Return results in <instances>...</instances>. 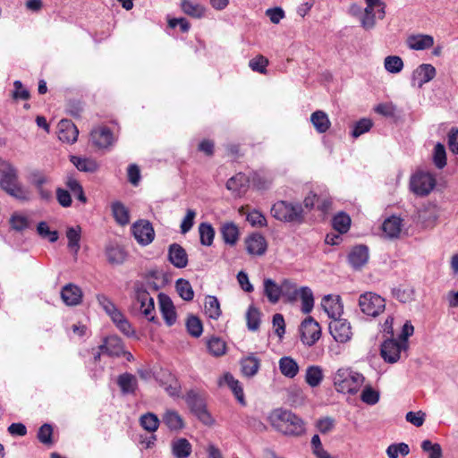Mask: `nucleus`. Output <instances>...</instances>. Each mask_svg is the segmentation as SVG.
Listing matches in <instances>:
<instances>
[{"label": "nucleus", "instance_id": "27", "mask_svg": "<svg viewBox=\"0 0 458 458\" xmlns=\"http://www.w3.org/2000/svg\"><path fill=\"white\" fill-rule=\"evenodd\" d=\"M91 140L98 148H107L114 140L113 133L107 127H98L91 131Z\"/></svg>", "mask_w": 458, "mask_h": 458}, {"label": "nucleus", "instance_id": "16", "mask_svg": "<svg viewBox=\"0 0 458 458\" xmlns=\"http://www.w3.org/2000/svg\"><path fill=\"white\" fill-rule=\"evenodd\" d=\"M136 301L140 304L141 313L149 321H154L155 316V304L154 299L150 294L143 289H138L136 291Z\"/></svg>", "mask_w": 458, "mask_h": 458}, {"label": "nucleus", "instance_id": "58", "mask_svg": "<svg viewBox=\"0 0 458 458\" xmlns=\"http://www.w3.org/2000/svg\"><path fill=\"white\" fill-rule=\"evenodd\" d=\"M372 125H373V123L370 119L362 118L360 121H358L357 123H355L352 131V135L354 138H358L360 135H362L363 133L369 131L371 129Z\"/></svg>", "mask_w": 458, "mask_h": 458}, {"label": "nucleus", "instance_id": "63", "mask_svg": "<svg viewBox=\"0 0 458 458\" xmlns=\"http://www.w3.org/2000/svg\"><path fill=\"white\" fill-rule=\"evenodd\" d=\"M56 200L63 208H69L72 206V199L71 193L68 190L58 187L55 191Z\"/></svg>", "mask_w": 458, "mask_h": 458}, {"label": "nucleus", "instance_id": "14", "mask_svg": "<svg viewBox=\"0 0 458 458\" xmlns=\"http://www.w3.org/2000/svg\"><path fill=\"white\" fill-rule=\"evenodd\" d=\"M321 306L327 316L333 320L339 318L344 312V305L339 295H326L322 299Z\"/></svg>", "mask_w": 458, "mask_h": 458}, {"label": "nucleus", "instance_id": "45", "mask_svg": "<svg viewBox=\"0 0 458 458\" xmlns=\"http://www.w3.org/2000/svg\"><path fill=\"white\" fill-rule=\"evenodd\" d=\"M323 379V372L318 366H310L306 369L305 380L311 387L318 386Z\"/></svg>", "mask_w": 458, "mask_h": 458}, {"label": "nucleus", "instance_id": "52", "mask_svg": "<svg viewBox=\"0 0 458 458\" xmlns=\"http://www.w3.org/2000/svg\"><path fill=\"white\" fill-rule=\"evenodd\" d=\"M433 162L434 165L442 169L446 165V153L445 148L442 143H437L433 151Z\"/></svg>", "mask_w": 458, "mask_h": 458}, {"label": "nucleus", "instance_id": "7", "mask_svg": "<svg viewBox=\"0 0 458 458\" xmlns=\"http://www.w3.org/2000/svg\"><path fill=\"white\" fill-rule=\"evenodd\" d=\"M411 190L418 196H427L436 186V178L426 172H418L412 175L410 182Z\"/></svg>", "mask_w": 458, "mask_h": 458}, {"label": "nucleus", "instance_id": "39", "mask_svg": "<svg viewBox=\"0 0 458 458\" xmlns=\"http://www.w3.org/2000/svg\"><path fill=\"white\" fill-rule=\"evenodd\" d=\"M81 228L80 226L69 227L66 231L68 248L76 255L81 248Z\"/></svg>", "mask_w": 458, "mask_h": 458}, {"label": "nucleus", "instance_id": "17", "mask_svg": "<svg viewBox=\"0 0 458 458\" xmlns=\"http://www.w3.org/2000/svg\"><path fill=\"white\" fill-rule=\"evenodd\" d=\"M434 38L428 34H411L405 40L406 46L415 51L429 49L434 46Z\"/></svg>", "mask_w": 458, "mask_h": 458}, {"label": "nucleus", "instance_id": "28", "mask_svg": "<svg viewBox=\"0 0 458 458\" xmlns=\"http://www.w3.org/2000/svg\"><path fill=\"white\" fill-rule=\"evenodd\" d=\"M218 384H219V386H223L224 384L227 385L228 387L233 393V394H234L235 398L238 400V402L243 405L245 404L244 393H243L242 386L241 383L239 382V380L234 378V377L231 373H229V372L225 373L223 377H221L219 379Z\"/></svg>", "mask_w": 458, "mask_h": 458}, {"label": "nucleus", "instance_id": "40", "mask_svg": "<svg viewBox=\"0 0 458 458\" xmlns=\"http://www.w3.org/2000/svg\"><path fill=\"white\" fill-rule=\"evenodd\" d=\"M117 383L124 394L134 393L138 386L136 377L129 373L120 375Z\"/></svg>", "mask_w": 458, "mask_h": 458}, {"label": "nucleus", "instance_id": "62", "mask_svg": "<svg viewBox=\"0 0 458 458\" xmlns=\"http://www.w3.org/2000/svg\"><path fill=\"white\" fill-rule=\"evenodd\" d=\"M360 399L363 403L374 405L379 401V394L370 386H367L363 389Z\"/></svg>", "mask_w": 458, "mask_h": 458}, {"label": "nucleus", "instance_id": "20", "mask_svg": "<svg viewBox=\"0 0 458 458\" xmlns=\"http://www.w3.org/2000/svg\"><path fill=\"white\" fill-rule=\"evenodd\" d=\"M105 254L111 265H122L127 259V252L124 248L114 242H110L106 245Z\"/></svg>", "mask_w": 458, "mask_h": 458}, {"label": "nucleus", "instance_id": "11", "mask_svg": "<svg viewBox=\"0 0 458 458\" xmlns=\"http://www.w3.org/2000/svg\"><path fill=\"white\" fill-rule=\"evenodd\" d=\"M292 287L293 284L288 280L284 281L282 286L270 278L264 280V293L271 303H276L282 293L290 296Z\"/></svg>", "mask_w": 458, "mask_h": 458}, {"label": "nucleus", "instance_id": "50", "mask_svg": "<svg viewBox=\"0 0 458 458\" xmlns=\"http://www.w3.org/2000/svg\"><path fill=\"white\" fill-rule=\"evenodd\" d=\"M351 225V218L345 213H338L333 218V227L340 233H346Z\"/></svg>", "mask_w": 458, "mask_h": 458}, {"label": "nucleus", "instance_id": "31", "mask_svg": "<svg viewBox=\"0 0 458 458\" xmlns=\"http://www.w3.org/2000/svg\"><path fill=\"white\" fill-rule=\"evenodd\" d=\"M171 447L172 454L175 458H188L192 451L191 444L183 437L174 440Z\"/></svg>", "mask_w": 458, "mask_h": 458}, {"label": "nucleus", "instance_id": "30", "mask_svg": "<svg viewBox=\"0 0 458 458\" xmlns=\"http://www.w3.org/2000/svg\"><path fill=\"white\" fill-rule=\"evenodd\" d=\"M310 123L318 133H325L331 126L328 115L322 110H317L311 114Z\"/></svg>", "mask_w": 458, "mask_h": 458}, {"label": "nucleus", "instance_id": "32", "mask_svg": "<svg viewBox=\"0 0 458 458\" xmlns=\"http://www.w3.org/2000/svg\"><path fill=\"white\" fill-rule=\"evenodd\" d=\"M162 420L172 431H179L184 428L182 418L174 410L165 411L162 417Z\"/></svg>", "mask_w": 458, "mask_h": 458}, {"label": "nucleus", "instance_id": "51", "mask_svg": "<svg viewBox=\"0 0 458 458\" xmlns=\"http://www.w3.org/2000/svg\"><path fill=\"white\" fill-rule=\"evenodd\" d=\"M9 223L12 229L16 232H22L30 226L29 218L18 213H14L11 216Z\"/></svg>", "mask_w": 458, "mask_h": 458}, {"label": "nucleus", "instance_id": "5", "mask_svg": "<svg viewBox=\"0 0 458 458\" xmlns=\"http://www.w3.org/2000/svg\"><path fill=\"white\" fill-rule=\"evenodd\" d=\"M359 307L364 315L376 318L384 312L386 301L375 293L367 292L360 295Z\"/></svg>", "mask_w": 458, "mask_h": 458}, {"label": "nucleus", "instance_id": "9", "mask_svg": "<svg viewBox=\"0 0 458 458\" xmlns=\"http://www.w3.org/2000/svg\"><path fill=\"white\" fill-rule=\"evenodd\" d=\"M300 332L301 342L308 346H312L321 336L320 326L312 317L301 322Z\"/></svg>", "mask_w": 458, "mask_h": 458}, {"label": "nucleus", "instance_id": "33", "mask_svg": "<svg viewBox=\"0 0 458 458\" xmlns=\"http://www.w3.org/2000/svg\"><path fill=\"white\" fill-rule=\"evenodd\" d=\"M70 161L79 171L81 172L95 173L99 167L97 161L92 158L71 156Z\"/></svg>", "mask_w": 458, "mask_h": 458}, {"label": "nucleus", "instance_id": "48", "mask_svg": "<svg viewBox=\"0 0 458 458\" xmlns=\"http://www.w3.org/2000/svg\"><path fill=\"white\" fill-rule=\"evenodd\" d=\"M175 288L180 297L184 301H191L194 292L189 281L180 278L175 283Z\"/></svg>", "mask_w": 458, "mask_h": 458}, {"label": "nucleus", "instance_id": "55", "mask_svg": "<svg viewBox=\"0 0 458 458\" xmlns=\"http://www.w3.org/2000/svg\"><path fill=\"white\" fill-rule=\"evenodd\" d=\"M186 327L189 334L193 337H199L201 335L203 327L201 321L195 316L188 318Z\"/></svg>", "mask_w": 458, "mask_h": 458}, {"label": "nucleus", "instance_id": "57", "mask_svg": "<svg viewBox=\"0 0 458 458\" xmlns=\"http://www.w3.org/2000/svg\"><path fill=\"white\" fill-rule=\"evenodd\" d=\"M421 448L428 453V458H442V448L439 444H433L430 440H424Z\"/></svg>", "mask_w": 458, "mask_h": 458}, {"label": "nucleus", "instance_id": "49", "mask_svg": "<svg viewBox=\"0 0 458 458\" xmlns=\"http://www.w3.org/2000/svg\"><path fill=\"white\" fill-rule=\"evenodd\" d=\"M403 66V61L398 55H388L384 60V67L390 73H399Z\"/></svg>", "mask_w": 458, "mask_h": 458}, {"label": "nucleus", "instance_id": "44", "mask_svg": "<svg viewBox=\"0 0 458 458\" xmlns=\"http://www.w3.org/2000/svg\"><path fill=\"white\" fill-rule=\"evenodd\" d=\"M207 347L209 353L215 357L222 356L226 352V344L220 337L212 336L207 342Z\"/></svg>", "mask_w": 458, "mask_h": 458}, {"label": "nucleus", "instance_id": "34", "mask_svg": "<svg viewBox=\"0 0 458 458\" xmlns=\"http://www.w3.org/2000/svg\"><path fill=\"white\" fill-rule=\"evenodd\" d=\"M280 372L286 377L293 378L299 372V365L290 356H284L278 361Z\"/></svg>", "mask_w": 458, "mask_h": 458}, {"label": "nucleus", "instance_id": "25", "mask_svg": "<svg viewBox=\"0 0 458 458\" xmlns=\"http://www.w3.org/2000/svg\"><path fill=\"white\" fill-rule=\"evenodd\" d=\"M369 260V250L364 245L355 246L348 255V261L354 269H360Z\"/></svg>", "mask_w": 458, "mask_h": 458}, {"label": "nucleus", "instance_id": "42", "mask_svg": "<svg viewBox=\"0 0 458 458\" xmlns=\"http://www.w3.org/2000/svg\"><path fill=\"white\" fill-rule=\"evenodd\" d=\"M112 212H113L115 221L119 225H125L129 224V222H130L129 211L123 203H121L119 201L114 202L112 204Z\"/></svg>", "mask_w": 458, "mask_h": 458}, {"label": "nucleus", "instance_id": "43", "mask_svg": "<svg viewBox=\"0 0 458 458\" xmlns=\"http://www.w3.org/2000/svg\"><path fill=\"white\" fill-rule=\"evenodd\" d=\"M205 314L212 318L217 319L221 315L220 303L216 297L208 296L204 305Z\"/></svg>", "mask_w": 458, "mask_h": 458}, {"label": "nucleus", "instance_id": "38", "mask_svg": "<svg viewBox=\"0 0 458 458\" xmlns=\"http://www.w3.org/2000/svg\"><path fill=\"white\" fill-rule=\"evenodd\" d=\"M376 17H377V8L366 5L365 9L360 12L361 27L366 30H372L376 25Z\"/></svg>", "mask_w": 458, "mask_h": 458}, {"label": "nucleus", "instance_id": "56", "mask_svg": "<svg viewBox=\"0 0 458 458\" xmlns=\"http://www.w3.org/2000/svg\"><path fill=\"white\" fill-rule=\"evenodd\" d=\"M409 453V445L405 443L392 444L386 449V454L389 458H398L399 454L405 456Z\"/></svg>", "mask_w": 458, "mask_h": 458}, {"label": "nucleus", "instance_id": "54", "mask_svg": "<svg viewBox=\"0 0 458 458\" xmlns=\"http://www.w3.org/2000/svg\"><path fill=\"white\" fill-rule=\"evenodd\" d=\"M38 233L44 239H47L50 242H55L58 240L57 231H51L48 225L42 221L38 224Z\"/></svg>", "mask_w": 458, "mask_h": 458}, {"label": "nucleus", "instance_id": "6", "mask_svg": "<svg viewBox=\"0 0 458 458\" xmlns=\"http://www.w3.org/2000/svg\"><path fill=\"white\" fill-rule=\"evenodd\" d=\"M185 402L191 411L202 421L205 425L211 426L214 420L210 413L207 411L206 404L202 397L194 390H191L186 394Z\"/></svg>", "mask_w": 458, "mask_h": 458}, {"label": "nucleus", "instance_id": "18", "mask_svg": "<svg viewBox=\"0 0 458 458\" xmlns=\"http://www.w3.org/2000/svg\"><path fill=\"white\" fill-rule=\"evenodd\" d=\"M82 290L74 284H67L61 290V298L67 306H77L82 301Z\"/></svg>", "mask_w": 458, "mask_h": 458}, {"label": "nucleus", "instance_id": "59", "mask_svg": "<svg viewBox=\"0 0 458 458\" xmlns=\"http://www.w3.org/2000/svg\"><path fill=\"white\" fill-rule=\"evenodd\" d=\"M393 295L401 302L406 303L413 299L414 292L410 287H397L393 290Z\"/></svg>", "mask_w": 458, "mask_h": 458}, {"label": "nucleus", "instance_id": "37", "mask_svg": "<svg viewBox=\"0 0 458 458\" xmlns=\"http://www.w3.org/2000/svg\"><path fill=\"white\" fill-rule=\"evenodd\" d=\"M64 183L68 191H70L79 201L82 204L87 203L88 199L84 193L82 185L76 178L72 175H68L65 178Z\"/></svg>", "mask_w": 458, "mask_h": 458}, {"label": "nucleus", "instance_id": "15", "mask_svg": "<svg viewBox=\"0 0 458 458\" xmlns=\"http://www.w3.org/2000/svg\"><path fill=\"white\" fill-rule=\"evenodd\" d=\"M247 252L252 256H262L267 249V240L259 233H251L245 239Z\"/></svg>", "mask_w": 458, "mask_h": 458}, {"label": "nucleus", "instance_id": "4", "mask_svg": "<svg viewBox=\"0 0 458 458\" xmlns=\"http://www.w3.org/2000/svg\"><path fill=\"white\" fill-rule=\"evenodd\" d=\"M0 187L9 195L17 199L24 198V191L18 182L16 168L10 163H3L0 167Z\"/></svg>", "mask_w": 458, "mask_h": 458}, {"label": "nucleus", "instance_id": "29", "mask_svg": "<svg viewBox=\"0 0 458 458\" xmlns=\"http://www.w3.org/2000/svg\"><path fill=\"white\" fill-rule=\"evenodd\" d=\"M241 370L245 377L255 376L260 368V360L254 354L244 357L240 361Z\"/></svg>", "mask_w": 458, "mask_h": 458}, {"label": "nucleus", "instance_id": "60", "mask_svg": "<svg viewBox=\"0 0 458 458\" xmlns=\"http://www.w3.org/2000/svg\"><path fill=\"white\" fill-rule=\"evenodd\" d=\"M251 182L257 189L266 190L270 186L272 180L266 174L256 172L251 176Z\"/></svg>", "mask_w": 458, "mask_h": 458}, {"label": "nucleus", "instance_id": "8", "mask_svg": "<svg viewBox=\"0 0 458 458\" xmlns=\"http://www.w3.org/2000/svg\"><path fill=\"white\" fill-rule=\"evenodd\" d=\"M408 349V343L389 337L381 344L380 353L385 361L395 363L401 358V352Z\"/></svg>", "mask_w": 458, "mask_h": 458}, {"label": "nucleus", "instance_id": "3", "mask_svg": "<svg viewBox=\"0 0 458 458\" xmlns=\"http://www.w3.org/2000/svg\"><path fill=\"white\" fill-rule=\"evenodd\" d=\"M302 213L301 204L284 200L276 202L271 208V214L276 219L288 223H302Z\"/></svg>", "mask_w": 458, "mask_h": 458}, {"label": "nucleus", "instance_id": "64", "mask_svg": "<svg viewBox=\"0 0 458 458\" xmlns=\"http://www.w3.org/2000/svg\"><path fill=\"white\" fill-rule=\"evenodd\" d=\"M53 428L50 424L42 425L38 432V440L44 445L52 444Z\"/></svg>", "mask_w": 458, "mask_h": 458}, {"label": "nucleus", "instance_id": "46", "mask_svg": "<svg viewBox=\"0 0 458 458\" xmlns=\"http://www.w3.org/2000/svg\"><path fill=\"white\" fill-rule=\"evenodd\" d=\"M140 423L145 430L155 432L159 427L160 420L156 414L147 412L140 416Z\"/></svg>", "mask_w": 458, "mask_h": 458}, {"label": "nucleus", "instance_id": "35", "mask_svg": "<svg viewBox=\"0 0 458 458\" xmlns=\"http://www.w3.org/2000/svg\"><path fill=\"white\" fill-rule=\"evenodd\" d=\"M250 182V178L242 173H239L231 177L226 182V188L233 192L241 193L246 191Z\"/></svg>", "mask_w": 458, "mask_h": 458}, {"label": "nucleus", "instance_id": "22", "mask_svg": "<svg viewBox=\"0 0 458 458\" xmlns=\"http://www.w3.org/2000/svg\"><path fill=\"white\" fill-rule=\"evenodd\" d=\"M79 131L75 124L69 120H62L58 124V138L66 143H74L77 140Z\"/></svg>", "mask_w": 458, "mask_h": 458}, {"label": "nucleus", "instance_id": "41", "mask_svg": "<svg viewBox=\"0 0 458 458\" xmlns=\"http://www.w3.org/2000/svg\"><path fill=\"white\" fill-rule=\"evenodd\" d=\"M181 7L184 13L193 18L199 19L205 14V8L203 5L190 0H183L181 4Z\"/></svg>", "mask_w": 458, "mask_h": 458}, {"label": "nucleus", "instance_id": "19", "mask_svg": "<svg viewBox=\"0 0 458 458\" xmlns=\"http://www.w3.org/2000/svg\"><path fill=\"white\" fill-rule=\"evenodd\" d=\"M292 290L293 293H291L289 299L295 300L298 296H300L302 303L301 310L304 314H309L314 306L312 291L307 286L297 290L294 284H293Z\"/></svg>", "mask_w": 458, "mask_h": 458}, {"label": "nucleus", "instance_id": "26", "mask_svg": "<svg viewBox=\"0 0 458 458\" xmlns=\"http://www.w3.org/2000/svg\"><path fill=\"white\" fill-rule=\"evenodd\" d=\"M403 227V219L396 216H392L386 218L382 225L384 233L390 239L398 238Z\"/></svg>", "mask_w": 458, "mask_h": 458}, {"label": "nucleus", "instance_id": "21", "mask_svg": "<svg viewBox=\"0 0 458 458\" xmlns=\"http://www.w3.org/2000/svg\"><path fill=\"white\" fill-rule=\"evenodd\" d=\"M160 311L167 326H173L176 321V312L170 297L165 293L158 294Z\"/></svg>", "mask_w": 458, "mask_h": 458}, {"label": "nucleus", "instance_id": "2", "mask_svg": "<svg viewBox=\"0 0 458 458\" xmlns=\"http://www.w3.org/2000/svg\"><path fill=\"white\" fill-rule=\"evenodd\" d=\"M336 390L344 394H356L364 382V377L348 368L339 369L333 377Z\"/></svg>", "mask_w": 458, "mask_h": 458}, {"label": "nucleus", "instance_id": "1", "mask_svg": "<svg viewBox=\"0 0 458 458\" xmlns=\"http://www.w3.org/2000/svg\"><path fill=\"white\" fill-rule=\"evenodd\" d=\"M270 420L272 426L285 436L299 437L305 431L304 421L291 411L275 410Z\"/></svg>", "mask_w": 458, "mask_h": 458}, {"label": "nucleus", "instance_id": "12", "mask_svg": "<svg viewBox=\"0 0 458 458\" xmlns=\"http://www.w3.org/2000/svg\"><path fill=\"white\" fill-rule=\"evenodd\" d=\"M329 332L336 342L342 344L350 341L352 335L350 323L341 318L330 322Z\"/></svg>", "mask_w": 458, "mask_h": 458}, {"label": "nucleus", "instance_id": "13", "mask_svg": "<svg viewBox=\"0 0 458 458\" xmlns=\"http://www.w3.org/2000/svg\"><path fill=\"white\" fill-rule=\"evenodd\" d=\"M436 73V68L432 64H422L413 71L411 82L414 86L421 88L425 83L433 80Z\"/></svg>", "mask_w": 458, "mask_h": 458}, {"label": "nucleus", "instance_id": "53", "mask_svg": "<svg viewBox=\"0 0 458 458\" xmlns=\"http://www.w3.org/2000/svg\"><path fill=\"white\" fill-rule=\"evenodd\" d=\"M247 326L250 331H256L259 327L260 313L254 306H250L246 313Z\"/></svg>", "mask_w": 458, "mask_h": 458}, {"label": "nucleus", "instance_id": "10", "mask_svg": "<svg viewBox=\"0 0 458 458\" xmlns=\"http://www.w3.org/2000/svg\"><path fill=\"white\" fill-rule=\"evenodd\" d=\"M131 232L137 242L142 246L150 244L155 238V231L148 220H139L131 226Z\"/></svg>", "mask_w": 458, "mask_h": 458}, {"label": "nucleus", "instance_id": "47", "mask_svg": "<svg viewBox=\"0 0 458 458\" xmlns=\"http://www.w3.org/2000/svg\"><path fill=\"white\" fill-rule=\"evenodd\" d=\"M200 243L205 246H211L215 237V231L211 225L201 223L199 226Z\"/></svg>", "mask_w": 458, "mask_h": 458}, {"label": "nucleus", "instance_id": "36", "mask_svg": "<svg viewBox=\"0 0 458 458\" xmlns=\"http://www.w3.org/2000/svg\"><path fill=\"white\" fill-rule=\"evenodd\" d=\"M221 234L226 244L234 245L239 239V229L233 222H227L221 225Z\"/></svg>", "mask_w": 458, "mask_h": 458}, {"label": "nucleus", "instance_id": "24", "mask_svg": "<svg viewBox=\"0 0 458 458\" xmlns=\"http://www.w3.org/2000/svg\"><path fill=\"white\" fill-rule=\"evenodd\" d=\"M99 350L108 356L118 357L123 353V344L119 337L110 335L105 338L104 343L99 345Z\"/></svg>", "mask_w": 458, "mask_h": 458}, {"label": "nucleus", "instance_id": "23", "mask_svg": "<svg viewBox=\"0 0 458 458\" xmlns=\"http://www.w3.org/2000/svg\"><path fill=\"white\" fill-rule=\"evenodd\" d=\"M168 260L177 268H184L188 265L186 250L178 243H173L168 248Z\"/></svg>", "mask_w": 458, "mask_h": 458}, {"label": "nucleus", "instance_id": "61", "mask_svg": "<svg viewBox=\"0 0 458 458\" xmlns=\"http://www.w3.org/2000/svg\"><path fill=\"white\" fill-rule=\"evenodd\" d=\"M246 219L252 226L263 227L267 225L266 217L261 212L256 209L249 212Z\"/></svg>", "mask_w": 458, "mask_h": 458}]
</instances>
